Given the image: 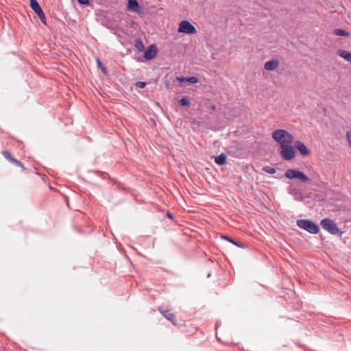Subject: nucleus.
I'll list each match as a JSON object with an SVG mask.
<instances>
[{
  "label": "nucleus",
  "instance_id": "1",
  "mask_svg": "<svg viewBox=\"0 0 351 351\" xmlns=\"http://www.w3.org/2000/svg\"><path fill=\"white\" fill-rule=\"evenodd\" d=\"M271 136L280 145V147L287 144H292L294 141L293 136L283 129L274 130L271 134Z\"/></svg>",
  "mask_w": 351,
  "mask_h": 351
},
{
  "label": "nucleus",
  "instance_id": "2",
  "mask_svg": "<svg viewBox=\"0 0 351 351\" xmlns=\"http://www.w3.org/2000/svg\"><path fill=\"white\" fill-rule=\"evenodd\" d=\"M297 226L311 234H317L319 231V227L310 219H298Z\"/></svg>",
  "mask_w": 351,
  "mask_h": 351
},
{
  "label": "nucleus",
  "instance_id": "3",
  "mask_svg": "<svg viewBox=\"0 0 351 351\" xmlns=\"http://www.w3.org/2000/svg\"><path fill=\"white\" fill-rule=\"evenodd\" d=\"M320 225L324 230H326L331 234L336 235L342 234V232L337 227L335 222L329 218L323 219L320 222Z\"/></svg>",
  "mask_w": 351,
  "mask_h": 351
},
{
  "label": "nucleus",
  "instance_id": "4",
  "mask_svg": "<svg viewBox=\"0 0 351 351\" xmlns=\"http://www.w3.org/2000/svg\"><path fill=\"white\" fill-rule=\"evenodd\" d=\"M291 145L287 144L280 147V154L285 160H291L295 156L294 147Z\"/></svg>",
  "mask_w": 351,
  "mask_h": 351
},
{
  "label": "nucleus",
  "instance_id": "5",
  "mask_svg": "<svg viewBox=\"0 0 351 351\" xmlns=\"http://www.w3.org/2000/svg\"><path fill=\"white\" fill-rule=\"evenodd\" d=\"M285 176L289 179H299L304 182H306L309 180V178L303 172L289 169H287L285 173Z\"/></svg>",
  "mask_w": 351,
  "mask_h": 351
},
{
  "label": "nucleus",
  "instance_id": "6",
  "mask_svg": "<svg viewBox=\"0 0 351 351\" xmlns=\"http://www.w3.org/2000/svg\"><path fill=\"white\" fill-rule=\"evenodd\" d=\"M178 32L187 34H195L197 33V29L195 27L188 21H182L179 25Z\"/></svg>",
  "mask_w": 351,
  "mask_h": 351
},
{
  "label": "nucleus",
  "instance_id": "7",
  "mask_svg": "<svg viewBox=\"0 0 351 351\" xmlns=\"http://www.w3.org/2000/svg\"><path fill=\"white\" fill-rule=\"evenodd\" d=\"M29 5L32 10L37 14L43 24H46L45 13L36 0H29Z\"/></svg>",
  "mask_w": 351,
  "mask_h": 351
},
{
  "label": "nucleus",
  "instance_id": "8",
  "mask_svg": "<svg viewBox=\"0 0 351 351\" xmlns=\"http://www.w3.org/2000/svg\"><path fill=\"white\" fill-rule=\"evenodd\" d=\"M287 191L289 194L293 195L297 201H302L304 199L303 194L301 193L300 187L295 184H290Z\"/></svg>",
  "mask_w": 351,
  "mask_h": 351
},
{
  "label": "nucleus",
  "instance_id": "9",
  "mask_svg": "<svg viewBox=\"0 0 351 351\" xmlns=\"http://www.w3.org/2000/svg\"><path fill=\"white\" fill-rule=\"evenodd\" d=\"M127 9L130 12L143 14V10L136 0H128Z\"/></svg>",
  "mask_w": 351,
  "mask_h": 351
},
{
  "label": "nucleus",
  "instance_id": "10",
  "mask_svg": "<svg viewBox=\"0 0 351 351\" xmlns=\"http://www.w3.org/2000/svg\"><path fill=\"white\" fill-rule=\"evenodd\" d=\"M157 54V47L154 44L151 45L144 52L143 57L146 60L154 59Z\"/></svg>",
  "mask_w": 351,
  "mask_h": 351
},
{
  "label": "nucleus",
  "instance_id": "11",
  "mask_svg": "<svg viewBox=\"0 0 351 351\" xmlns=\"http://www.w3.org/2000/svg\"><path fill=\"white\" fill-rule=\"evenodd\" d=\"M295 147L302 156H308L310 153L306 146L301 141H296L295 143Z\"/></svg>",
  "mask_w": 351,
  "mask_h": 351
},
{
  "label": "nucleus",
  "instance_id": "12",
  "mask_svg": "<svg viewBox=\"0 0 351 351\" xmlns=\"http://www.w3.org/2000/svg\"><path fill=\"white\" fill-rule=\"evenodd\" d=\"M279 62L277 60H270L265 62L264 68L267 71H274L278 66Z\"/></svg>",
  "mask_w": 351,
  "mask_h": 351
},
{
  "label": "nucleus",
  "instance_id": "13",
  "mask_svg": "<svg viewBox=\"0 0 351 351\" xmlns=\"http://www.w3.org/2000/svg\"><path fill=\"white\" fill-rule=\"evenodd\" d=\"M337 53L340 57H341L342 58H343L346 61H348V62L351 63V53L350 52H349V51H348L346 50H344V49H339L337 51Z\"/></svg>",
  "mask_w": 351,
  "mask_h": 351
},
{
  "label": "nucleus",
  "instance_id": "14",
  "mask_svg": "<svg viewBox=\"0 0 351 351\" xmlns=\"http://www.w3.org/2000/svg\"><path fill=\"white\" fill-rule=\"evenodd\" d=\"M160 313L168 320L171 321L173 324L176 325V317L174 315L169 311H160Z\"/></svg>",
  "mask_w": 351,
  "mask_h": 351
},
{
  "label": "nucleus",
  "instance_id": "15",
  "mask_svg": "<svg viewBox=\"0 0 351 351\" xmlns=\"http://www.w3.org/2000/svg\"><path fill=\"white\" fill-rule=\"evenodd\" d=\"M180 83L182 84L184 82H189L191 84H197L199 82V79L195 76L189 77H180L178 78Z\"/></svg>",
  "mask_w": 351,
  "mask_h": 351
},
{
  "label": "nucleus",
  "instance_id": "16",
  "mask_svg": "<svg viewBox=\"0 0 351 351\" xmlns=\"http://www.w3.org/2000/svg\"><path fill=\"white\" fill-rule=\"evenodd\" d=\"M227 156L225 154L215 157V161L217 165H223L226 162Z\"/></svg>",
  "mask_w": 351,
  "mask_h": 351
},
{
  "label": "nucleus",
  "instance_id": "17",
  "mask_svg": "<svg viewBox=\"0 0 351 351\" xmlns=\"http://www.w3.org/2000/svg\"><path fill=\"white\" fill-rule=\"evenodd\" d=\"M333 34L339 36H348L350 35L348 32L341 29H335L333 30Z\"/></svg>",
  "mask_w": 351,
  "mask_h": 351
},
{
  "label": "nucleus",
  "instance_id": "18",
  "mask_svg": "<svg viewBox=\"0 0 351 351\" xmlns=\"http://www.w3.org/2000/svg\"><path fill=\"white\" fill-rule=\"evenodd\" d=\"M134 47L139 51H143L145 49L143 43L140 39H136L134 43Z\"/></svg>",
  "mask_w": 351,
  "mask_h": 351
},
{
  "label": "nucleus",
  "instance_id": "19",
  "mask_svg": "<svg viewBox=\"0 0 351 351\" xmlns=\"http://www.w3.org/2000/svg\"><path fill=\"white\" fill-rule=\"evenodd\" d=\"M178 103L182 106H189L190 105V100L188 97H184L178 101Z\"/></svg>",
  "mask_w": 351,
  "mask_h": 351
},
{
  "label": "nucleus",
  "instance_id": "20",
  "mask_svg": "<svg viewBox=\"0 0 351 351\" xmlns=\"http://www.w3.org/2000/svg\"><path fill=\"white\" fill-rule=\"evenodd\" d=\"M221 238L225 239V240H227L229 242L236 245L237 246L239 247H241V243H239V242H237V241H234L232 239L228 237V236L226 235H221Z\"/></svg>",
  "mask_w": 351,
  "mask_h": 351
},
{
  "label": "nucleus",
  "instance_id": "21",
  "mask_svg": "<svg viewBox=\"0 0 351 351\" xmlns=\"http://www.w3.org/2000/svg\"><path fill=\"white\" fill-rule=\"evenodd\" d=\"M262 169L263 171L269 174H274L276 173V169L270 166H265Z\"/></svg>",
  "mask_w": 351,
  "mask_h": 351
},
{
  "label": "nucleus",
  "instance_id": "22",
  "mask_svg": "<svg viewBox=\"0 0 351 351\" xmlns=\"http://www.w3.org/2000/svg\"><path fill=\"white\" fill-rule=\"evenodd\" d=\"M2 154L4 158L10 160V162H12L14 160V158L12 156L11 154L8 151H3Z\"/></svg>",
  "mask_w": 351,
  "mask_h": 351
},
{
  "label": "nucleus",
  "instance_id": "23",
  "mask_svg": "<svg viewBox=\"0 0 351 351\" xmlns=\"http://www.w3.org/2000/svg\"><path fill=\"white\" fill-rule=\"evenodd\" d=\"M97 66L99 68H100L101 71L106 74L107 73V71L106 69L103 66L101 62H100V60L99 59L97 60Z\"/></svg>",
  "mask_w": 351,
  "mask_h": 351
},
{
  "label": "nucleus",
  "instance_id": "24",
  "mask_svg": "<svg viewBox=\"0 0 351 351\" xmlns=\"http://www.w3.org/2000/svg\"><path fill=\"white\" fill-rule=\"evenodd\" d=\"M146 86V83L144 82H138L136 83V87L138 88H143Z\"/></svg>",
  "mask_w": 351,
  "mask_h": 351
},
{
  "label": "nucleus",
  "instance_id": "25",
  "mask_svg": "<svg viewBox=\"0 0 351 351\" xmlns=\"http://www.w3.org/2000/svg\"><path fill=\"white\" fill-rule=\"evenodd\" d=\"M12 162L16 164L17 166H19V167H22L23 169H25L24 166L23 165V164L19 160H18L14 158V160L12 161Z\"/></svg>",
  "mask_w": 351,
  "mask_h": 351
},
{
  "label": "nucleus",
  "instance_id": "26",
  "mask_svg": "<svg viewBox=\"0 0 351 351\" xmlns=\"http://www.w3.org/2000/svg\"><path fill=\"white\" fill-rule=\"evenodd\" d=\"M77 1L81 5H88L90 3L89 0H77Z\"/></svg>",
  "mask_w": 351,
  "mask_h": 351
},
{
  "label": "nucleus",
  "instance_id": "27",
  "mask_svg": "<svg viewBox=\"0 0 351 351\" xmlns=\"http://www.w3.org/2000/svg\"><path fill=\"white\" fill-rule=\"evenodd\" d=\"M347 139L349 142V144L351 147V132H348L346 134Z\"/></svg>",
  "mask_w": 351,
  "mask_h": 351
},
{
  "label": "nucleus",
  "instance_id": "28",
  "mask_svg": "<svg viewBox=\"0 0 351 351\" xmlns=\"http://www.w3.org/2000/svg\"><path fill=\"white\" fill-rule=\"evenodd\" d=\"M168 216H169V217H170V218H173V216H172L171 214H169V215H168Z\"/></svg>",
  "mask_w": 351,
  "mask_h": 351
}]
</instances>
